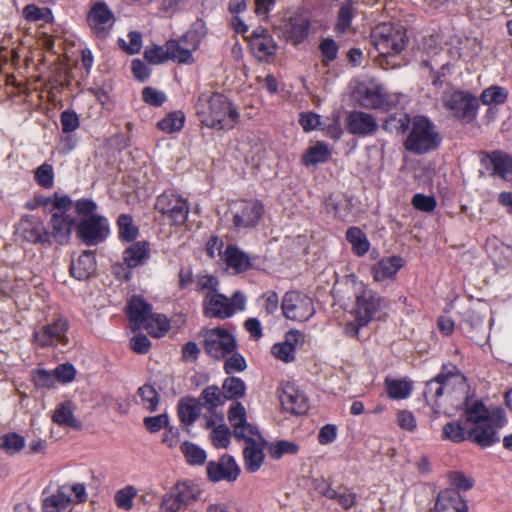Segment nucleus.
Here are the masks:
<instances>
[{"instance_id":"nucleus-32","label":"nucleus","mask_w":512,"mask_h":512,"mask_svg":"<svg viewBox=\"0 0 512 512\" xmlns=\"http://www.w3.org/2000/svg\"><path fill=\"white\" fill-rule=\"evenodd\" d=\"M201 402L192 397L180 399L177 412L181 423L192 425L201 414Z\"/></svg>"},{"instance_id":"nucleus-57","label":"nucleus","mask_w":512,"mask_h":512,"mask_svg":"<svg viewBox=\"0 0 512 512\" xmlns=\"http://www.w3.org/2000/svg\"><path fill=\"white\" fill-rule=\"evenodd\" d=\"M136 495V489L133 486H127L116 493L115 502L119 508L129 510L133 506V499Z\"/></svg>"},{"instance_id":"nucleus-61","label":"nucleus","mask_w":512,"mask_h":512,"mask_svg":"<svg viewBox=\"0 0 512 512\" xmlns=\"http://www.w3.org/2000/svg\"><path fill=\"white\" fill-rule=\"evenodd\" d=\"M62 131L64 133H71L78 129L80 125L79 117L73 110H65L60 116Z\"/></svg>"},{"instance_id":"nucleus-47","label":"nucleus","mask_w":512,"mask_h":512,"mask_svg":"<svg viewBox=\"0 0 512 512\" xmlns=\"http://www.w3.org/2000/svg\"><path fill=\"white\" fill-rule=\"evenodd\" d=\"M181 451L184 454L186 461L191 465H202L206 461V452L194 443L184 442L181 445Z\"/></svg>"},{"instance_id":"nucleus-39","label":"nucleus","mask_w":512,"mask_h":512,"mask_svg":"<svg viewBox=\"0 0 512 512\" xmlns=\"http://www.w3.org/2000/svg\"><path fill=\"white\" fill-rule=\"evenodd\" d=\"M385 388L391 399H405L408 398L412 392V382L406 379L387 377L385 379Z\"/></svg>"},{"instance_id":"nucleus-37","label":"nucleus","mask_w":512,"mask_h":512,"mask_svg":"<svg viewBox=\"0 0 512 512\" xmlns=\"http://www.w3.org/2000/svg\"><path fill=\"white\" fill-rule=\"evenodd\" d=\"M346 240L350 243L352 252L357 256H364L370 249V242L359 227L348 228Z\"/></svg>"},{"instance_id":"nucleus-26","label":"nucleus","mask_w":512,"mask_h":512,"mask_svg":"<svg viewBox=\"0 0 512 512\" xmlns=\"http://www.w3.org/2000/svg\"><path fill=\"white\" fill-rule=\"evenodd\" d=\"M222 261L227 270L233 274H240L252 266L250 257L234 245H228L223 252Z\"/></svg>"},{"instance_id":"nucleus-7","label":"nucleus","mask_w":512,"mask_h":512,"mask_svg":"<svg viewBox=\"0 0 512 512\" xmlns=\"http://www.w3.org/2000/svg\"><path fill=\"white\" fill-rule=\"evenodd\" d=\"M204 37L203 25L196 23L181 38L169 40L170 60L182 64H192L194 62L193 53L199 49Z\"/></svg>"},{"instance_id":"nucleus-46","label":"nucleus","mask_w":512,"mask_h":512,"mask_svg":"<svg viewBox=\"0 0 512 512\" xmlns=\"http://www.w3.org/2000/svg\"><path fill=\"white\" fill-rule=\"evenodd\" d=\"M153 337L163 336L170 328L169 320L162 314H152L142 327Z\"/></svg>"},{"instance_id":"nucleus-25","label":"nucleus","mask_w":512,"mask_h":512,"mask_svg":"<svg viewBox=\"0 0 512 512\" xmlns=\"http://www.w3.org/2000/svg\"><path fill=\"white\" fill-rule=\"evenodd\" d=\"M347 129L351 134L366 136L377 131L378 123L371 114L354 111L348 116Z\"/></svg>"},{"instance_id":"nucleus-58","label":"nucleus","mask_w":512,"mask_h":512,"mask_svg":"<svg viewBox=\"0 0 512 512\" xmlns=\"http://www.w3.org/2000/svg\"><path fill=\"white\" fill-rule=\"evenodd\" d=\"M298 446L290 441H278L270 446V455L273 459H280L285 454H296Z\"/></svg>"},{"instance_id":"nucleus-64","label":"nucleus","mask_w":512,"mask_h":512,"mask_svg":"<svg viewBox=\"0 0 512 512\" xmlns=\"http://www.w3.org/2000/svg\"><path fill=\"white\" fill-rule=\"evenodd\" d=\"M182 508L185 507L180 502L175 492L172 490L170 493L164 496L160 510L161 512H178Z\"/></svg>"},{"instance_id":"nucleus-45","label":"nucleus","mask_w":512,"mask_h":512,"mask_svg":"<svg viewBox=\"0 0 512 512\" xmlns=\"http://www.w3.org/2000/svg\"><path fill=\"white\" fill-rule=\"evenodd\" d=\"M185 122V116L181 111H175L167 114L158 122V127L165 133H174L180 131Z\"/></svg>"},{"instance_id":"nucleus-40","label":"nucleus","mask_w":512,"mask_h":512,"mask_svg":"<svg viewBox=\"0 0 512 512\" xmlns=\"http://www.w3.org/2000/svg\"><path fill=\"white\" fill-rule=\"evenodd\" d=\"M198 400L201 402V407L203 406L210 411L226 403L222 390L216 385L206 387L201 392Z\"/></svg>"},{"instance_id":"nucleus-17","label":"nucleus","mask_w":512,"mask_h":512,"mask_svg":"<svg viewBox=\"0 0 512 512\" xmlns=\"http://www.w3.org/2000/svg\"><path fill=\"white\" fill-rule=\"evenodd\" d=\"M207 478L213 483L226 481L232 483L240 475V467L230 455H223L217 461H210L206 466Z\"/></svg>"},{"instance_id":"nucleus-20","label":"nucleus","mask_w":512,"mask_h":512,"mask_svg":"<svg viewBox=\"0 0 512 512\" xmlns=\"http://www.w3.org/2000/svg\"><path fill=\"white\" fill-rule=\"evenodd\" d=\"M465 415L469 423L477 426L489 421L501 423L505 413L501 408L488 409L482 402L475 401L466 408Z\"/></svg>"},{"instance_id":"nucleus-8","label":"nucleus","mask_w":512,"mask_h":512,"mask_svg":"<svg viewBox=\"0 0 512 512\" xmlns=\"http://www.w3.org/2000/svg\"><path fill=\"white\" fill-rule=\"evenodd\" d=\"M442 104L452 116L471 122L477 113V99L469 92L448 89L442 95Z\"/></svg>"},{"instance_id":"nucleus-55","label":"nucleus","mask_w":512,"mask_h":512,"mask_svg":"<svg viewBox=\"0 0 512 512\" xmlns=\"http://www.w3.org/2000/svg\"><path fill=\"white\" fill-rule=\"evenodd\" d=\"M409 122V117L406 114L393 115L385 121L383 128L390 132L404 133L408 129Z\"/></svg>"},{"instance_id":"nucleus-14","label":"nucleus","mask_w":512,"mask_h":512,"mask_svg":"<svg viewBox=\"0 0 512 512\" xmlns=\"http://www.w3.org/2000/svg\"><path fill=\"white\" fill-rule=\"evenodd\" d=\"M263 212V205L259 201H237L231 206L233 225L237 230L252 228L257 225Z\"/></svg>"},{"instance_id":"nucleus-11","label":"nucleus","mask_w":512,"mask_h":512,"mask_svg":"<svg viewBox=\"0 0 512 512\" xmlns=\"http://www.w3.org/2000/svg\"><path fill=\"white\" fill-rule=\"evenodd\" d=\"M68 329V320L58 317L52 322L36 327L33 331L32 341L41 348L54 347L58 344L65 345L69 341Z\"/></svg>"},{"instance_id":"nucleus-22","label":"nucleus","mask_w":512,"mask_h":512,"mask_svg":"<svg viewBox=\"0 0 512 512\" xmlns=\"http://www.w3.org/2000/svg\"><path fill=\"white\" fill-rule=\"evenodd\" d=\"M203 310L209 318L226 319L233 315L229 299L220 293H210L204 296Z\"/></svg>"},{"instance_id":"nucleus-34","label":"nucleus","mask_w":512,"mask_h":512,"mask_svg":"<svg viewBox=\"0 0 512 512\" xmlns=\"http://www.w3.org/2000/svg\"><path fill=\"white\" fill-rule=\"evenodd\" d=\"M330 156L331 151L328 145L324 142H317L310 146L302 155V163L307 167L315 166L328 161Z\"/></svg>"},{"instance_id":"nucleus-24","label":"nucleus","mask_w":512,"mask_h":512,"mask_svg":"<svg viewBox=\"0 0 512 512\" xmlns=\"http://www.w3.org/2000/svg\"><path fill=\"white\" fill-rule=\"evenodd\" d=\"M132 330L141 329L152 316V307L141 296H133L127 306Z\"/></svg>"},{"instance_id":"nucleus-56","label":"nucleus","mask_w":512,"mask_h":512,"mask_svg":"<svg viewBox=\"0 0 512 512\" xmlns=\"http://www.w3.org/2000/svg\"><path fill=\"white\" fill-rule=\"evenodd\" d=\"M36 182L44 187L51 188L54 184V171L52 165L43 163L35 170Z\"/></svg>"},{"instance_id":"nucleus-29","label":"nucleus","mask_w":512,"mask_h":512,"mask_svg":"<svg viewBox=\"0 0 512 512\" xmlns=\"http://www.w3.org/2000/svg\"><path fill=\"white\" fill-rule=\"evenodd\" d=\"M435 509L437 512H467V505L458 492L445 490L438 495Z\"/></svg>"},{"instance_id":"nucleus-27","label":"nucleus","mask_w":512,"mask_h":512,"mask_svg":"<svg viewBox=\"0 0 512 512\" xmlns=\"http://www.w3.org/2000/svg\"><path fill=\"white\" fill-rule=\"evenodd\" d=\"M403 264L404 261L399 256L383 258L371 268L373 279L376 282H383L387 279H392Z\"/></svg>"},{"instance_id":"nucleus-41","label":"nucleus","mask_w":512,"mask_h":512,"mask_svg":"<svg viewBox=\"0 0 512 512\" xmlns=\"http://www.w3.org/2000/svg\"><path fill=\"white\" fill-rule=\"evenodd\" d=\"M206 428H212L210 438L216 448L228 447L231 433L226 424L215 425L214 421L209 419L206 422Z\"/></svg>"},{"instance_id":"nucleus-59","label":"nucleus","mask_w":512,"mask_h":512,"mask_svg":"<svg viewBox=\"0 0 512 512\" xmlns=\"http://www.w3.org/2000/svg\"><path fill=\"white\" fill-rule=\"evenodd\" d=\"M230 355L231 356L226 359L224 363L225 373L234 374L244 371L247 367L244 357L240 353H237L236 350Z\"/></svg>"},{"instance_id":"nucleus-44","label":"nucleus","mask_w":512,"mask_h":512,"mask_svg":"<svg viewBox=\"0 0 512 512\" xmlns=\"http://www.w3.org/2000/svg\"><path fill=\"white\" fill-rule=\"evenodd\" d=\"M508 95L509 92L506 88L495 85L484 89L480 99L485 105H500L507 100Z\"/></svg>"},{"instance_id":"nucleus-62","label":"nucleus","mask_w":512,"mask_h":512,"mask_svg":"<svg viewBox=\"0 0 512 512\" xmlns=\"http://www.w3.org/2000/svg\"><path fill=\"white\" fill-rule=\"evenodd\" d=\"M412 204L415 209L422 212H432L436 207V199L434 196L416 194L412 199Z\"/></svg>"},{"instance_id":"nucleus-16","label":"nucleus","mask_w":512,"mask_h":512,"mask_svg":"<svg viewBox=\"0 0 512 512\" xmlns=\"http://www.w3.org/2000/svg\"><path fill=\"white\" fill-rule=\"evenodd\" d=\"M17 232L22 240L30 244H51V234L44 222L38 217H23L18 224Z\"/></svg>"},{"instance_id":"nucleus-18","label":"nucleus","mask_w":512,"mask_h":512,"mask_svg":"<svg viewBox=\"0 0 512 512\" xmlns=\"http://www.w3.org/2000/svg\"><path fill=\"white\" fill-rule=\"evenodd\" d=\"M278 397L282 408L289 413L302 415L309 408L305 394L294 383H282L278 389Z\"/></svg>"},{"instance_id":"nucleus-23","label":"nucleus","mask_w":512,"mask_h":512,"mask_svg":"<svg viewBox=\"0 0 512 512\" xmlns=\"http://www.w3.org/2000/svg\"><path fill=\"white\" fill-rule=\"evenodd\" d=\"M50 224L52 228L51 237L60 245L67 244L75 227L74 217L66 213L53 212Z\"/></svg>"},{"instance_id":"nucleus-38","label":"nucleus","mask_w":512,"mask_h":512,"mask_svg":"<svg viewBox=\"0 0 512 512\" xmlns=\"http://www.w3.org/2000/svg\"><path fill=\"white\" fill-rule=\"evenodd\" d=\"M184 507H187L198 500L201 489L192 481H182L172 489Z\"/></svg>"},{"instance_id":"nucleus-36","label":"nucleus","mask_w":512,"mask_h":512,"mask_svg":"<svg viewBox=\"0 0 512 512\" xmlns=\"http://www.w3.org/2000/svg\"><path fill=\"white\" fill-rule=\"evenodd\" d=\"M246 390L245 382L239 377H227L222 383V392L226 401L233 400L235 401L233 404L239 403L237 400L245 397Z\"/></svg>"},{"instance_id":"nucleus-50","label":"nucleus","mask_w":512,"mask_h":512,"mask_svg":"<svg viewBox=\"0 0 512 512\" xmlns=\"http://www.w3.org/2000/svg\"><path fill=\"white\" fill-rule=\"evenodd\" d=\"M25 446V439L17 433H8L0 437V447L8 454H16Z\"/></svg>"},{"instance_id":"nucleus-48","label":"nucleus","mask_w":512,"mask_h":512,"mask_svg":"<svg viewBox=\"0 0 512 512\" xmlns=\"http://www.w3.org/2000/svg\"><path fill=\"white\" fill-rule=\"evenodd\" d=\"M442 438L460 443L468 439V431L458 421L448 422L443 427Z\"/></svg>"},{"instance_id":"nucleus-28","label":"nucleus","mask_w":512,"mask_h":512,"mask_svg":"<svg viewBox=\"0 0 512 512\" xmlns=\"http://www.w3.org/2000/svg\"><path fill=\"white\" fill-rule=\"evenodd\" d=\"M309 20L301 14L290 17L285 25L284 34L286 38L293 44L301 43L308 35Z\"/></svg>"},{"instance_id":"nucleus-54","label":"nucleus","mask_w":512,"mask_h":512,"mask_svg":"<svg viewBox=\"0 0 512 512\" xmlns=\"http://www.w3.org/2000/svg\"><path fill=\"white\" fill-rule=\"evenodd\" d=\"M145 59L152 64H161L170 59L168 41L164 46H154L147 48L145 51Z\"/></svg>"},{"instance_id":"nucleus-51","label":"nucleus","mask_w":512,"mask_h":512,"mask_svg":"<svg viewBox=\"0 0 512 512\" xmlns=\"http://www.w3.org/2000/svg\"><path fill=\"white\" fill-rule=\"evenodd\" d=\"M490 163L492 165L493 174L500 177H505L512 168L511 158L500 152H494L491 155Z\"/></svg>"},{"instance_id":"nucleus-3","label":"nucleus","mask_w":512,"mask_h":512,"mask_svg":"<svg viewBox=\"0 0 512 512\" xmlns=\"http://www.w3.org/2000/svg\"><path fill=\"white\" fill-rule=\"evenodd\" d=\"M371 42L378 52L376 63L385 70L400 66L398 55L406 47V31L398 24L381 23L373 28Z\"/></svg>"},{"instance_id":"nucleus-21","label":"nucleus","mask_w":512,"mask_h":512,"mask_svg":"<svg viewBox=\"0 0 512 512\" xmlns=\"http://www.w3.org/2000/svg\"><path fill=\"white\" fill-rule=\"evenodd\" d=\"M360 104L365 108L388 109L393 100L382 85L371 83L362 91Z\"/></svg>"},{"instance_id":"nucleus-1","label":"nucleus","mask_w":512,"mask_h":512,"mask_svg":"<svg viewBox=\"0 0 512 512\" xmlns=\"http://www.w3.org/2000/svg\"><path fill=\"white\" fill-rule=\"evenodd\" d=\"M466 383L456 365L444 364L442 371L434 379L427 382L424 397L437 412L442 408L443 402H448L454 407H460L465 397Z\"/></svg>"},{"instance_id":"nucleus-31","label":"nucleus","mask_w":512,"mask_h":512,"mask_svg":"<svg viewBox=\"0 0 512 512\" xmlns=\"http://www.w3.org/2000/svg\"><path fill=\"white\" fill-rule=\"evenodd\" d=\"M69 485L60 486L55 493L45 497L42 501L44 512H61L71 502Z\"/></svg>"},{"instance_id":"nucleus-13","label":"nucleus","mask_w":512,"mask_h":512,"mask_svg":"<svg viewBox=\"0 0 512 512\" xmlns=\"http://www.w3.org/2000/svg\"><path fill=\"white\" fill-rule=\"evenodd\" d=\"M78 238L88 246L103 242L110 234L108 220L101 215L81 218L76 227Z\"/></svg>"},{"instance_id":"nucleus-53","label":"nucleus","mask_w":512,"mask_h":512,"mask_svg":"<svg viewBox=\"0 0 512 512\" xmlns=\"http://www.w3.org/2000/svg\"><path fill=\"white\" fill-rule=\"evenodd\" d=\"M196 289L197 291L206 294L216 293L219 287L218 279L211 274H199L196 276Z\"/></svg>"},{"instance_id":"nucleus-42","label":"nucleus","mask_w":512,"mask_h":512,"mask_svg":"<svg viewBox=\"0 0 512 512\" xmlns=\"http://www.w3.org/2000/svg\"><path fill=\"white\" fill-rule=\"evenodd\" d=\"M24 19L28 22L50 23L53 20L52 12L47 7H39L35 4H28L22 10Z\"/></svg>"},{"instance_id":"nucleus-4","label":"nucleus","mask_w":512,"mask_h":512,"mask_svg":"<svg viewBox=\"0 0 512 512\" xmlns=\"http://www.w3.org/2000/svg\"><path fill=\"white\" fill-rule=\"evenodd\" d=\"M200 122L212 129L231 130L239 120V112L221 93H203L197 104Z\"/></svg>"},{"instance_id":"nucleus-52","label":"nucleus","mask_w":512,"mask_h":512,"mask_svg":"<svg viewBox=\"0 0 512 512\" xmlns=\"http://www.w3.org/2000/svg\"><path fill=\"white\" fill-rule=\"evenodd\" d=\"M138 395L141 398L142 405L149 411L157 409L159 403V394L151 385H143L138 389Z\"/></svg>"},{"instance_id":"nucleus-60","label":"nucleus","mask_w":512,"mask_h":512,"mask_svg":"<svg viewBox=\"0 0 512 512\" xmlns=\"http://www.w3.org/2000/svg\"><path fill=\"white\" fill-rule=\"evenodd\" d=\"M143 424L150 433H156L168 426L169 417L166 413L159 414L156 416L145 417L143 420Z\"/></svg>"},{"instance_id":"nucleus-63","label":"nucleus","mask_w":512,"mask_h":512,"mask_svg":"<svg viewBox=\"0 0 512 512\" xmlns=\"http://www.w3.org/2000/svg\"><path fill=\"white\" fill-rule=\"evenodd\" d=\"M143 100L153 106H161L167 99L164 92L152 87H146L142 92Z\"/></svg>"},{"instance_id":"nucleus-2","label":"nucleus","mask_w":512,"mask_h":512,"mask_svg":"<svg viewBox=\"0 0 512 512\" xmlns=\"http://www.w3.org/2000/svg\"><path fill=\"white\" fill-rule=\"evenodd\" d=\"M228 420L235 437L246 441L243 452L245 469L251 473L258 471L265 458L262 437L257 428L247 422L245 407L241 403L232 404L228 410Z\"/></svg>"},{"instance_id":"nucleus-43","label":"nucleus","mask_w":512,"mask_h":512,"mask_svg":"<svg viewBox=\"0 0 512 512\" xmlns=\"http://www.w3.org/2000/svg\"><path fill=\"white\" fill-rule=\"evenodd\" d=\"M148 257V247L144 242H137L124 252V261L129 267H136Z\"/></svg>"},{"instance_id":"nucleus-30","label":"nucleus","mask_w":512,"mask_h":512,"mask_svg":"<svg viewBox=\"0 0 512 512\" xmlns=\"http://www.w3.org/2000/svg\"><path fill=\"white\" fill-rule=\"evenodd\" d=\"M95 270L96 260L92 251H84L70 267L71 275L78 280L88 279Z\"/></svg>"},{"instance_id":"nucleus-10","label":"nucleus","mask_w":512,"mask_h":512,"mask_svg":"<svg viewBox=\"0 0 512 512\" xmlns=\"http://www.w3.org/2000/svg\"><path fill=\"white\" fill-rule=\"evenodd\" d=\"M155 208L171 225H183L189 214L188 202L182 196L165 191L157 197Z\"/></svg>"},{"instance_id":"nucleus-5","label":"nucleus","mask_w":512,"mask_h":512,"mask_svg":"<svg viewBox=\"0 0 512 512\" xmlns=\"http://www.w3.org/2000/svg\"><path fill=\"white\" fill-rule=\"evenodd\" d=\"M345 285L349 298L354 299L351 314L359 316L363 322H371L387 308L388 301L357 277L348 276Z\"/></svg>"},{"instance_id":"nucleus-12","label":"nucleus","mask_w":512,"mask_h":512,"mask_svg":"<svg viewBox=\"0 0 512 512\" xmlns=\"http://www.w3.org/2000/svg\"><path fill=\"white\" fill-rule=\"evenodd\" d=\"M281 308L287 319L297 322H305L315 314L312 299L299 291L287 292L282 299Z\"/></svg>"},{"instance_id":"nucleus-19","label":"nucleus","mask_w":512,"mask_h":512,"mask_svg":"<svg viewBox=\"0 0 512 512\" xmlns=\"http://www.w3.org/2000/svg\"><path fill=\"white\" fill-rule=\"evenodd\" d=\"M506 422V417L503 415L501 423L489 421L478 424L468 431V439L483 448L492 446L499 441L498 431L504 427Z\"/></svg>"},{"instance_id":"nucleus-15","label":"nucleus","mask_w":512,"mask_h":512,"mask_svg":"<svg viewBox=\"0 0 512 512\" xmlns=\"http://www.w3.org/2000/svg\"><path fill=\"white\" fill-rule=\"evenodd\" d=\"M87 23L97 37L105 38L115 23V17L106 3L97 1L90 8Z\"/></svg>"},{"instance_id":"nucleus-9","label":"nucleus","mask_w":512,"mask_h":512,"mask_svg":"<svg viewBox=\"0 0 512 512\" xmlns=\"http://www.w3.org/2000/svg\"><path fill=\"white\" fill-rule=\"evenodd\" d=\"M203 348L212 358H226L237 349L235 337L226 329L215 327L203 331Z\"/></svg>"},{"instance_id":"nucleus-33","label":"nucleus","mask_w":512,"mask_h":512,"mask_svg":"<svg viewBox=\"0 0 512 512\" xmlns=\"http://www.w3.org/2000/svg\"><path fill=\"white\" fill-rule=\"evenodd\" d=\"M52 420L59 426H66L73 429H79L81 427L80 422L74 416V405L70 401L60 403L56 406Z\"/></svg>"},{"instance_id":"nucleus-35","label":"nucleus","mask_w":512,"mask_h":512,"mask_svg":"<svg viewBox=\"0 0 512 512\" xmlns=\"http://www.w3.org/2000/svg\"><path fill=\"white\" fill-rule=\"evenodd\" d=\"M250 47L252 53L259 60H268L276 52V43L272 36L251 37Z\"/></svg>"},{"instance_id":"nucleus-6","label":"nucleus","mask_w":512,"mask_h":512,"mask_svg":"<svg viewBox=\"0 0 512 512\" xmlns=\"http://www.w3.org/2000/svg\"><path fill=\"white\" fill-rule=\"evenodd\" d=\"M440 141L434 124L426 117L417 116L412 121L411 131L404 146L408 151L421 155L437 149Z\"/></svg>"},{"instance_id":"nucleus-49","label":"nucleus","mask_w":512,"mask_h":512,"mask_svg":"<svg viewBox=\"0 0 512 512\" xmlns=\"http://www.w3.org/2000/svg\"><path fill=\"white\" fill-rule=\"evenodd\" d=\"M119 236L122 240L133 241L138 236V228L130 215L122 214L118 218Z\"/></svg>"}]
</instances>
